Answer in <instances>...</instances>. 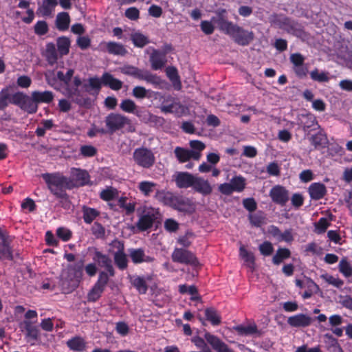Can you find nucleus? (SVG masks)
Listing matches in <instances>:
<instances>
[{
	"instance_id": "nucleus-49",
	"label": "nucleus",
	"mask_w": 352,
	"mask_h": 352,
	"mask_svg": "<svg viewBox=\"0 0 352 352\" xmlns=\"http://www.w3.org/2000/svg\"><path fill=\"white\" fill-rule=\"evenodd\" d=\"M26 96L25 94L18 91L9 96L8 101L10 103L15 104L21 109V106H22L24 100L26 98Z\"/></svg>"
},
{
	"instance_id": "nucleus-33",
	"label": "nucleus",
	"mask_w": 352,
	"mask_h": 352,
	"mask_svg": "<svg viewBox=\"0 0 352 352\" xmlns=\"http://www.w3.org/2000/svg\"><path fill=\"white\" fill-rule=\"evenodd\" d=\"M57 50L60 56L67 55L69 52L71 42L68 37L62 36L56 39Z\"/></svg>"
},
{
	"instance_id": "nucleus-54",
	"label": "nucleus",
	"mask_w": 352,
	"mask_h": 352,
	"mask_svg": "<svg viewBox=\"0 0 352 352\" xmlns=\"http://www.w3.org/2000/svg\"><path fill=\"white\" fill-rule=\"evenodd\" d=\"M97 154V148L92 145H82L80 148V155L83 157H91Z\"/></svg>"
},
{
	"instance_id": "nucleus-18",
	"label": "nucleus",
	"mask_w": 352,
	"mask_h": 352,
	"mask_svg": "<svg viewBox=\"0 0 352 352\" xmlns=\"http://www.w3.org/2000/svg\"><path fill=\"white\" fill-rule=\"evenodd\" d=\"M195 176L188 172H179L175 177V183L179 188H188L194 184Z\"/></svg>"
},
{
	"instance_id": "nucleus-23",
	"label": "nucleus",
	"mask_w": 352,
	"mask_h": 352,
	"mask_svg": "<svg viewBox=\"0 0 352 352\" xmlns=\"http://www.w3.org/2000/svg\"><path fill=\"white\" fill-rule=\"evenodd\" d=\"M269 20L272 25L287 31L292 19L282 14L274 13L270 16Z\"/></svg>"
},
{
	"instance_id": "nucleus-22",
	"label": "nucleus",
	"mask_w": 352,
	"mask_h": 352,
	"mask_svg": "<svg viewBox=\"0 0 352 352\" xmlns=\"http://www.w3.org/2000/svg\"><path fill=\"white\" fill-rule=\"evenodd\" d=\"M193 189L203 195H208L212 191V186L208 180L204 179L201 177H195L194 184L192 186Z\"/></svg>"
},
{
	"instance_id": "nucleus-57",
	"label": "nucleus",
	"mask_w": 352,
	"mask_h": 352,
	"mask_svg": "<svg viewBox=\"0 0 352 352\" xmlns=\"http://www.w3.org/2000/svg\"><path fill=\"white\" fill-rule=\"evenodd\" d=\"M258 248L261 254L265 256L271 255L274 251V248L272 243L267 241L261 243Z\"/></svg>"
},
{
	"instance_id": "nucleus-63",
	"label": "nucleus",
	"mask_w": 352,
	"mask_h": 352,
	"mask_svg": "<svg viewBox=\"0 0 352 352\" xmlns=\"http://www.w3.org/2000/svg\"><path fill=\"white\" fill-rule=\"evenodd\" d=\"M306 290L311 292V293L318 294L320 289L319 286L310 278H305V287Z\"/></svg>"
},
{
	"instance_id": "nucleus-12",
	"label": "nucleus",
	"mask_w": 352,
	"mask_h": 352,
	"mask_svg": "<svg viewBox=\"0 0 352 352\" xmlns=\"http://www.w3.org/2000/svg\"><path fill=\"white\" fill-rule=\"evenodd\" d=\"M128 252L131 261L135 265L142 263H152L155 261L154 257L146 255L142 248H129Z\"/></svg>"
},
{
	"instance_id": "nucleus-24",
	"label": "nucleus",
	"mask_w": 352,
	"mask_h": 352,
	"mask_svg": "<svg viewBox=\"0 0 352 352\" xmlns=\"http://www.w3.org/2000/svg\"><path fill=\"white\" fill-rule=\"evenodd\" d=\"M73 179L80 186H84L89 184L90 176L86 170L73 168L71 171Z\"/></svg>"
},
{
	"instance_id": "nucleus-14",
	"label": "nucleus",
	"mask_w": 352,
	"mask_h": 352,
	"mask_svg": "<svg viewBox=\"0 0 352 352\" xmlns=\"http://www.w3.org/2000/svg\"><path fill=\"white\" fill-rule=\"evenodd\" d=\"M311 322L312 318L304 314H298L289 317L287 319V324L295 328L307 327L311 325Z\"/></svg>"
},
{
	"instance_id": "nucleus-25",
	"label": "nucleus",
	"mask_w": 352,
	"mask_h": 352,
	"mask_svg": "<svg viewBox=\"0 0 352 352\" xmlns=\"http://www.w3.org/2000/svg\"><path fill=\"white\" fill-rule=\"evenodd\" d=\"M102 80L104 86L108 87L114 91L121 89L123 85L122 81L114 78L113 75L108 72H104L102 75Z\"/></svg>"
},
{
	"instance_id": "nucleus-4",
	"label": "nucleus",
	"mask_w": 352,
	"mask_h": 352,
	"mask_svg": "<svg viewBox=\"0 0 352 352\" xmlns=\"http://www.w3.org/2000/svg\"><path fill=\"white\" fill-rule=\"evenodd\" d=\"M191 341L200 349H205L207 347V342L216 352H234L219 338L208 331L204 334V339L199 336H195L192 338Z\"/></svg>"
},
{
	"instance_id": "nucleus-39",
	"label": "nucleus",
	"mask_w": 352,
	"mask_h": 352,
	"mask_svg": "<svg viewBox=\"0 0 352 352\" xmlns=\"http://www.w3.org/2000/svg\"><path fill=\"white\" fill-rule=\"evenodd\" d=\"M23 328L26 331V336L34 340H36L39 337V329L36 325H34L30 320L23 321Z\"/></svg>"
},
{
	"instance_id": "nucleus-50",
	"label": "nucleus",
	"mask_w": 352,
	"mask_h": 352,
	"mask_svg": "<svg viewBox=\"0 0 352 352\" xmlns=\"http://www.w3.org/2000/svg\"><path fill=\"white\" fill-rule=\"evenodd\" d=\"M74 74V70L73 69H69L66 74H64L62 71H58L56 73L57 78L60 82H63V84L66 87H69L72 76Z\"/></svg>"
},
{
	"instance_id": "nucleus-44",
	"label": "nucleus",
	"mask_w": 352,
	"mask_h": 352,
	"mask_svg": "<svg viewBox=\"0 0 352 352\" xmlns=\"http://www.w3.org/2000/svg\"><path fill=\"white\" fill-rule=\"evenodd\" d=\"M230 184L234 192H242L246 185L245 179L241 175L234 176L230 180Z\"/></svg>"
},
{
	"instance_id": "nucleus-35",
	"label": "nucleus",
	"mask_w": 352,
	"mask_h": 352,
	"mask_svg": "<svg viewBox=\"0 0 352 352\" xmlns=\"http://www.w3.org/2000/svg\"><path fill=\"white\" fill-rule=\"evenodd\" d=\"M119 196V191L113 186H107L106 188L100 192V198L104 201H111L117 199Z\"/></svg>"
},
{
	"instance_id": "nucleus-58",
	"label": "nucleus",
	"mask_w": 352,
	"mask_h": 352,
	"mask_svg": "<svg viewBox=\"0 0 352 352\" xmlns=\"http://www.w3.org/2000/svg\"><path fill=\"white\" fill-rule=\"evenodd\" d=\"M56 235L63 241H68L72 236V232L64 227H60L56 230Z\"/></svg>"
},
{
	"instance_id": "nucleus-2",
	"label": "nucleus",
	"mask_w": 352,
	"mask_h": 352,
	"mask_svg": "<svg viewBox=\"0 0 352 352\" xmlns=\"http://www.w3.org/2000/svg\"><path fill=\"white\" fill-rule=\"evenodd\" d=\"M42 178L52 194L56 198L61 199L65 202H69L66 190L72 189L73 184L69 178L60 173H44L42 174Z\"/></svg>"
},
{
	"instance_id": "nucleus-13",
	"label": "nucleus",
	"mask_w": 352,
	"mask_h": 352,
	"mask_svg": "<svg viewBox=\"0 0 352 352\" xmlns=\"http://www.w3.org/2000/svg\"><path fill=\"white\" fill-rule=\"evenodd\" d=\"M13 237L8 235L6 231L1 230V258H6L8 260H13L14 255L10 246L12 242Z\"/></svg>"
},
{
	"instance_id": "nucleus-51",
	"label": "nucleus",
	"mask_w": 352,
	"mask_h": 352,
	"mask_svg": "<svg viewBox=\"0 0 352 352\" xmlns=\"http://www.w3.org/2000/svg\"><path fill=\"white\" fill-rule=\"evenodd\" d=\"M138 106L135 102L131 99L122 100L120 104V108L126 113H133Z\"/></svg>"
},
{
	"instance_id": "nucleus-6",
	"label": "nucleus",
	"mask_w": 352,
	"mask_h": 352,
	"mask_svg": "<svg viewBox=\"0 0 352 352\" xmlns=\"http://www.w3.org/2000/svg\"><path fill=\"white\" fill-rule=\"evenodd\" d=\"M226 34L230 36L233 41L241 46L248 45L254 38V33L243 29L242 27L235 24L227 32Z\"/></svg>"
},
{
	"instance_id": "nucleus-47",
	"label": "nucleus",
	"mask_w": 352,
	"mask_h": 352,
	"mask_svg": "<svg viewBox=\"0 0 352 352\" xmlns=\"http://www.w3.org/2000/svg\"><path fill=\"white\" fill-rule=\"evenodd\" d=\"M127 198L126 197H121L118 199V206L120 208L125 210L126 214L130 215L134 212L135 210V203H126Z\"/></svg>"
},
{
	"instance_id": "nucleus-9",
	"label": "nucleus",
	"mask_w": 352,
	"mask_h": 352,
	"mask_svg": "<svg viewBox=\"0 0 352 352\" xmlns=\"http://www.w3.org/2000/svg\"><path fill=\"white\" fill-rule=\"evenodd\" d=\"M215 16L212 17V21L217 25L220 31L226 34L235 23L228 21V12L224 8H219L215 11Z\"/></svg>"
},
{
	"instance_id": "nucleus-17",
	"label": "nucleus",
	"mask_w": 352,
	"mask_h": 352,
	"mask_svg": "<svg viewBox=\"0 0 352 352\" xmlns=\"http://www.w3.org/2000/svg\"><path fill=\"white\" fill-rule=\"evenodd\" d=\"M131 285L140 294H145L148 291V285L146 280H151L152 276H147L146 278L140 276H131L129 277Z\"/></svg>"
},
{
	"instance_id": "nucleus-59",
	"label": "nucleus",
	"mask_w": 352,
	"mask_h": 352,
	"mask_svg": "<svg viewBox=\"0 0 352 352\" xmlns=\"http://www.w3.org/2000/svg\"><path fill=\"white\" fill-rule=\"evenodd\" d=\"M234 329L237 331V333L239 335H242V336L253 334L256 331V327H252V326L238 325L234 327Z\"/></svg>"
},
{
	"instance_id": "nucleus-26",
	"label": "nucleus",
	"mask_w": 352,
	"mask_h": 352,
	"mask_svg": "<svg viewBox=\"0 0 352 352\" xmlns=\"http://www.w3.org/2000/svg\"><path fill=\"white\" fill-rule=\"evenodd\" d=\"M32 96L37 105L41 103L50 104L54 98L53 92L47 90L44 91H34L32 92Z\"/></svg>"
},
{
	"instance_id": "nucleus-53",
	"label": "nucleus",
	"mask_w": 352,
	"mask_h": 352,
	"mask_svg": "<svg viewBox=\"0 0 352 352\" xmlns=\"http://www.w3.org/2000/svg\"><path fill=\"white\" fill-rule=\"evenodd\" d=\"M91 233L96 239H102L105 236V228L99 222H94L91 228Z\"/></svg>"
},
{
	"instance_id": "nucleus-64",
	"label": "nucleus",
	"mask_w": 352,
	"mask_h": 352,
	"mask_svg": "<svg viewBox=\"0 0 352 352\" xmlns=\"http://www.w3.org/2000/svg\"><path fill=\"white\" fill-rule=\"evenodd\" d=\"M211 21H202L200 24L201 31L206 35L212 34L214 31V27Z\"/></svg>"
},
{
	"instance_id": "nucleus-55",
	"label": "nucleus",
	"mask_w": 352,
	"mask_h": 352,
	"mask_svg": "<svg viewBox=\"0 0 352 352\" xmlns=\"http://www.w3.org/2000/svg\"><path fill=\"white\" fill-rule=\"evenodd\" d=\"M310 77L313 80L319 82H328L329 78L327 76V74L322 72L319 73L318 69H315L310 72Z\"/></svg>"
},
{
	"instance_id": "nucleus-10",
	"label": "nucleus",
	"mask_w": 352,
	"mask_h": 352,
	"mask_svg": "<svg viewBox=\"0 0 352 352\" xmlns=\"http://www.w3.org/2000/svg\"><path fill=\"white\" fill-rule=\"evenodd\" d=\"M269 195L272 201L280 206H284L289 199V193L284 186L276 185L270 190Z\"/></svg>"
},
{
	"instance_id": "nucleus-40",
	"label": "nucleus",
	"mask_w": 352,
	"mask_h": 352,
	"mask_svg": "<svg viewBox=\"0 0 352 352\" xmlns=\"http://www.w3.org/2000/svg\"><path fill=\"white\" fill-rule=\"evenodd\" d=\"M291 256V252L285 248H280L277 250L276 254L272 258V262L274 265H280L285 259Z\"/></svg>"
},
{
	"instance_id": "nucleus-34",
	"label": "nucleus",
	"mask_w": 352,
	"mask_h": 352,
	"mask_svg": "<svg viewBox=\"0 0 352 352\" xmlns=\"http://www.w3.org/2000/svg\"><path fill=\"white\" fill-rule=\"evenodd\" d=\"M113 263L117 268L120 271H124L128 268L129 266V258L125 252L113 254Z\"/></svg>"
},
{
	"instance_id": "nucleus-56",
	"label": "nucleus",
	"mask_w": 352,
	"mask_h": 352,
	"mask_svg": "<svg viewBox=\"0 0 352 352\" xmlns=\"http://www.w3.org/2000/svg\"><path fill=\"white\" fill-rule=\"evenodd\" d=\"M148 91L149 90H147L144 87L135 86L132 90V95L134 98L142 100L145 98H148L147 95Z\"/></svg>"
},
{
	"instance_id": "nucleus-36",
	"label": "nucleus",
	"mask_w": 352,
	"mask_h": 352,
	"mask_svg": "<svg viewBox=\"0 0 352 352\" xmlns=\"http://www.w3.org/2000/svg\"><path fill=\"white\" fill-rule=\"evenodd\" d=\"M157 184L150 181H142L138 184V189L145 197H149L155 191Z\"/></svg>"
},
{
	"instance_id": "nucleus-16",
	"label": "nucleus",
	"mask_w": 352,
	"mask_h": 352,
	"mask_svg": "<svg viewBox=\"0 0 352 352\" xmlns=\"http://www.w3.org/2000/svg\"><path fill=\"white\" fill-rule=\"evenodd\" d=\"M149 61L153 70L162 69L166 64L165 54L158 50H153L150 55Z\"/></svg>"
},
{
	"instance_id": "nucleus-61",
	"label": "nucleus",
	"mask_w": 352,
	"mask_h": 352,
	"mask_svg": "<svg viewBox=\"0 0 352 352\" xmlns=\"http://www.w3.org/2000/svg\"><path fill=\"white\" fill-rule=\"evenodd\" d=\"M21 206L23 210H28L30 212H34L36 208L34 201L30 197L25 198L21 203Z\"/></svg>"
},
{
	"instance_id": "nucleus-42",
	"label": "nucleus",
	"mask_w": 352,
	"mask_h": 352,
	"mask_svg": "<svg viewBox=\"0 0 352 352\" xmlns=\"http://www.w3.org/2000/svg\"><path fill=\"white\" fill-rule=\"evenodd\" d=\"M131 39L135 47H144L149 43L148 38L140 32H135L131 34Z\"/></svg>"
},
{
	"instance_id": "nucleus-48",
	"label": "nucleus",
	"mask_w": 352,
	"mask_h": 352,
	"mask_svg": "<svg viewBox=\"0 0 352 352\" xmlns=\"http://www.w3.org/2000/svg\"><path fill=\"white\" fill-rule=\"evenodd\" d=\"M109 246L111 249L110 252L113 254H119L125 252V245L123 241L119 240L118 239H114L110 243Z\"/></svg>"
},
{
	"instance_id": "nucleus-38",
	"label": "nucleus",
	"mask_w": 352,
	"mask_h": 352,
	"mask_svg": "<svg viewBox=\"0 0 352 352\" xmlns=\"http://www.w3.org/2000/svg\"><path fill=\"white\" fill-rule=\"evenodd\" d=\"M167 77L173 82L176 89H180L182 85L177 69L175 67H168L166 69Z\"/></svg>"
},
{
	"instance_id": "nucleus-3",
	"label": "nucleus",
	"mask_w": 352,
	"mask_h": 352,
	"mask_svg": "<svg viewBox=\"0 0 352 352\" xmlns=\"http://www.w3.org/2000/svg\"><path fill=\"white\" fill-rule=\"evenodd\" d=\"M155 198L164 204L182 212H187L190 206V201L183 196L174 195L170 192L156 190Z\"/></svg>"
},
{
	"instance_id": "nucleus-15",
	"label": "nucleus",
	"mask_w": 352,
	"mask_h": 352,
	"mask_svg": "<svg viewBox=\"0 0 352 352\" xmlns=\"http://www.w3.org/2000/svg\"><path fill=\"white\" fill-rule=\"evenodd\" d=\"M205 318H199L203 325H206L205 320L209 322L212 326H219L221 323L220 313L214 307H208L204 310Z\"/></svg>"
},
{
	"instance_id": "nucleus-29",
	"label": "nucleus",
	"mask_w": 352,
	"mask_h": 352,
	"mask_svg": "<svg viewBox=\"0 0 352 352\" xmlns=\"http://www.w3.org/2000/svg\"><path fill=\"white\" fill-rule=\"evenodd\" d=\"M70 21L71 19L68 12H60L56 16V27L59 31L65 32L69 29Z\"/></svg>"
},
{
	"instance_id": "nucleus-43",
	"label": "nucleus",
	"mask_w": 352,
	"mask_h": 352,
	"mask_svg": "<svg viewBox=\"0 0 352 352\" xmlns=\"http://www.w3.org/2000/svg\"><path fill=\"white\" fill-rule=\"evenodd\" d=\"M286 32L297 37H302L305 35L303 26L293 19H292Z\"/></svg>"
},
{
	"instance_id": "nucleus-45",
	"label": "nucleus",
	"mask_w": 352,
	"mask_h": 352,
	"mask_svg": "<svg viewBox=\"0 0 352 352\" xmlns=\"http://www.w3.org/2000/svg\"><path fill=\"white\" fill-rule=\"evenodd\" d=\"M339 272L346 278L352 276V266L346 258H342L338 265Z\"/></svg>"
},
{
	"instance_id": "nucleus-46",
	"label": "nucleus",
	"mask_w": 352,
	"mask_h": 352,
	"mask_svg": "<svg viewBox=\"0 0 352 352\" xmlns=\"http://www.w3.org/2000/svg\"><path fill=\"white\" fill-rule=\"evenodd\" d=\"M320 278L325 280L328 284L334 286L338 289H340L344 285V281L327 273L320 275Z\"/></svg>"
},
{
	"instance_id": "nucleus-8",
	"label": "nucleus",
	"mask_w": 352,
	"mask_h": 352,
	"mask_svg": "<svg viewBox=\"0 0 352 352\" xmlns=\"http://www.w3.org/2000/svg\"><path fill=\"white\" fill-rule=\"evenodd\" d=\"M171 257L172 260L176 263L190 265L194 267L199 265L196 256L186 249L176 248L173 252Z\"/></svg>"
},
{
	"instance_id": "nucleus-31",
	"label": "nucleus",
	"mask_w": 352,
	"mask_h": 352,
	"mask_svg": "<svg viewBox=\"0 0 352 352\" xmlns=\"http://www.w3.org/2000/svg\"><path fill=\"white\" fill-rule=\"evenodd\" d=\"M106 50L109 54L113 55L124 56L127 53V50L122 44L114 41L107 42Z\"/></svg>"
},
{
	"instance_id": "nucleus-1",
	"label": "nucleus",
	"mask_w": 352,
	"mask_h": 352,
	"mask_svg": "<svg viewBox=\"0 0 352 352\" xmlns=\"http://www.w3.org/2000/svg\"><path fill=\"white\" fill-rule=\"evenodd\" d=\"M92 259L98 263L99 267L104 268L105 270L99 272L96 282L89 291L87 296L89 302H96L100 298L109 281V278L116 275V270L109 255L95 249Z\"/></svg>"
},
{
	"instance_id": "nucleus-27",
	"label": "nucleus",
	"mask_w": 352,
	"mask_h": 352,
	"mask_svg": "<svg viewBox=\"0 0 352 352\" xmlns=\"http://www.w3.org/2000/svg\"><path fill=\"white\" fill-rule=\"evenodd\" d=\"M155 220L154 214H145L142 215L136 223V226L140 231H146L150 229Z\"/></svg>"
},
{
	"instance_id": "nucleus-21",
	"label": "nucleus",
	"mask_w": 352,
	"mask_h": 352,
	"mask_svg": "<svg viewBox=\"0 0 352 352\" xmlns=\"http://www.w3.org/2000/svg\"><path fill=\"white\" fill-rule=\"evenodd\" d=\"M58 50L56 48V45L54 43H47L45 45V50L43 53V56L45 57L48 65L54 66L57 63L58 59Z\"/></svg>"
},
{
	"instance_id": "nucleus-62",
	"label": "nucleus",
	"mask_w": 352,
	"mask_h": 352,
	"mask_svg": "<svg viewBox=\"0 0 352 352\" xmlns=\"http://www.w3.org/2000/svg\"><path fill=\"white\" fill-rule=\"evenodd\" d=\"M125 16L132 21H136L140 18V11L135 7H131L125 10Z\"/></svg>"
},
{
	"instance_id": "nucleus-52",
	"label": "nucleus",
	"mask_w": 352,
	"mask_h": 352,
	"mask_svg": "<svg viewBox=\"0 0 352 352\" xmlns=\"http://www.w3.org/2000/svg\"><path fill=\"white\" fill-rule=\"evenodd\" d=\"M34 33L38 36H43L49 31L47 23L45 21H38L34 26Z\"/></svg>"
},
{
	"instance_id": "nucleus-11",
	"label": "nucleus",
	"mask_w": 352,
	"mask_h": 352,
	"mask_svg": "<svg viewBox=\"0 0 352 352\" xmlns=\"http://www.w3.org/2000/svg\"><path fill=\"white\" fill-rule=\"evenodd\" d=\"M174 154L177 161L181 164L187 162L191 159L199 160L201 155V153L180 146L175 147Z\"/></svg>"
},
{
	"instance_id": "nucleus-32",
	"label": "nucleus",
	"mask_w": 352,
	"mask_h": 352,
	"mask_svg": "<svg viewBox=\"0 0 352 352\" xmlns=\"http://www.w3.org/2000/svg\"><path fill=\"white\" fill-rule=\"evenodd\" d=\"M82 212L83 220L87 224H91L100 214L98 210L86 206L82 207Z\"/></svg>"
},
{
	"instance_id": "nucleus-41",
	"label": "nucleus",
	"mask_w": 352,
	"mask_h": 352,
	"mask_svg": "<svg viewBox=\"0 0 352 352\" xmlns=\"http://www.w3.org/2000/svg\"><path fill=\"white\" fill-rule=\"evenodd\" d=\"M38 108V107L33 100V97L32 96L30 97L28 95L26 96V98L24 100L22 106H21V109L30 114L36 113Z\"/></svg>"
},
{
	"instance_id": "nucleus-30",
	"label": "nucleus",
	"mask_w": 352,
	"mask_h": 352,
	"mask_svg": "<svg viewBox=\"0 0 352 352\" xmlns=\"http://www.w3.org/2000/svg\"><path fill=\"white\" fill-rule=\"evenodd\" d=\"M140 80H144L147 83L153 85L155 87H160V85L164 82L157 74H152L151 72L146 69H143Z\"/></svg>"
},
{
	"instance_id": "nucleus-28",
	"label": "nucleus",
	"mask_w": 352,
	"mask_h": 352,
	"mask_svg": "<svg viewBox=\"0 0 352 352\" xmlns=\"http://www.w3.org/2000/svg\"><path fill=\"white\" fill-rule=\"evenodd\" d=\"M310 142L314 146L315 150H321L328 146L329 140L326 135L322 133H318L313 135L310 138Z\"/></svg>"
},
{
	"instance_id": "nucleus-20",
	"label": "nucleus",
	"mask_w": 352,
	"mask_h": 352,
	"mask_svg": "<svg viewBox=\"0 0 352 352\" xmlns=\"http://www.w3.org/2000/svg\"><path fill=\"white\" fill-rule=\"evenodd\" d=\"M67 346L72 351L83 352L86 351L87 343L84 338L76 336L66 342Z\"/></svg>"
},
{
	"instance_id": "nucleus-19",
	"label": "nucleus",
	"mask_w": 352,
	"mask_h": 352,
	"mask_svg": "<svg viewBox=\"0 0 352 352\" xmlns=\"http://www.w3.org/2000/svg\"><path fill=\"white\" fill-rule=\"evenodd\" d=\"M308 192L311 199L320 200L326 195L327 188L322 183L314 182L308 188Z\"/></svg>"
},
{
	"instance_id": "nucleus-7",
	"label": "nucleus",
	"mask_w": 352,
	"mask_h": 352,
	"mask_svg": "<svg viewBox=\"0 0 352 352\" xmlns=\"http://www.w3.org/2000/svg\"><path fill=\"white\" fill-rule=\"evenodd\" d=\"M129 122L126 116L116 113H109L104 119L107 131L111 134L122 129Z\"/></svg>"
},
{
	"instance_id": "nucleus-60",
	"label": "nucleus",
	"mask_w": 352,
	"mask_h": 352,
	"mask_svg": "<svg viewBox=\"0 0 352 352\" xmlns=\"http://www.w3.org/2000/svg\"><path fill=\"white\" fill-rule=\"evenodd\" d=\"M329 226L328 220L325 217L320 218L315 224L316 230L318 234L324 233Z\"/></svg>"
},
{
	"instance_id": "nucleus-5",
	"label": "nucleus",
	"mask_w": 352,
	"mask_h": 352,
	"mask_svg": "<svg viewBox=\"0 0 352 352\" xmlns=\"http://www.w3.org/2000/svg\"><path fill=\"white\" fill-rule=\"evenodd\" d=\"M133 159L135 164L145 169L151 168L155 163L154 153L151 149L144 146L134 150Z\"/></svg>"
},
{
	"instance_id": "nucleus-37",
	"label": "nucleus",
	"mask_w": 352,
	"mask_h": 352,
	"mask_svg": "<svg viewBox=\"0 0 352 352\" xmlns=\"http://www.w3.org/2000/svg\"><path fill=\"white\" fill-rule=\"evenodd\" d=\"M120 71L122 74L124 75L130 76L140 80V77L142 74L143 69L133 65H125L123 67H120Z\"/></svg>"
}]
</instances>
